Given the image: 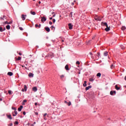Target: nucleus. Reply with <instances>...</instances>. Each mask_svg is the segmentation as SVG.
Segmentation results:
<instances>
[{
    "mask_svg": "<svg viewBox=\"0 0 126 126\" xmlns=\"http://www.w3.org/2000/svg\"><path fill=\"white\" fill-rule=\"evenodd\" d=\"M22 92H26L27 91V86H26V85H24V89H22Z\"/></svg>",
    "mask_w": 126,
    "mask_h": 126,
    "instance_id": "1",
    "label": "nucleus"
},
{
    "mask_svg": "<svg viewBox=\"0 0 126 126\" xmlns=\"http://www.w3.org/2000/svg\"><path fill=\"white\" fill-rule=\"evenodd\" d=\"M26 16H27V15H24V14H22L21 15V18L22 19V20H25V19H26Z\"/></svg>",
    "mask_w": 126,
    "mask_h": 126,
    "instance_id": "2",
    "label": "nucleus"
},
{
    "mask_svg": "<svg viewBox=\"0 0 126 126\" xmlns=\"http://www.w3.org/2000/svg\"><path fill=\"white\" fill-rule=\"evenodd\" d=\"M101 25L103 26H106V27H108V24L106 22H102Z\"/></svg>",
    "mask_w": 126,
    "mask_h": 126,
    "instance_id": "3",
    "label": "nucleus"
},
{
    "mask_svg": "<svg viewBox=\"0 0 126 126\" xmlns=\"http://www.w3.org/2000/svg\"><path fill=\"white\" fill-rule=\"evenodd\" d=\"M47 20L46 17H41V22H45Z\"/></svg>",
    "mask_w": 126,
    "mask_h": 126,
    "instance_id": "4",
    "label": "nucleus"
},
{
    "mask_svg": "<svg viewBox=\"0 0 126 126\" xmlns=\"http://www.w3.org/2000/svg\"><path fill=\"white\" fill-rule=\"evenodd\" d=\"M68 26H69V29L70 30H71V29H72V27H73V25H72L71 23L68 24Z\"/></svg>",
    "mask_w": 126,
    "mask_h": 126,
    "instance_id": "5",
    "label": "nucleus"
},
{
    "mask_svg": "<svg viewBox=\"0 0 126 126\" xmlns=\"http://www.w3.org/2000/svg\"><path fill=\"white\" fill-rule=\"evenodd\" d=\"M23 109V106L20 105V107L18 108V111L19 112H21V110Z\"/></svg>",
    "mask_w": 126,
    "mask_h": 126,
    "instance_id": "6",
    "label": "nucleus"
},
{
    "mask_svg": "<svg viewBox=\"0 0 126 126\" xmlns=\"http://www.w3.org/2000/svg\"><path fill=\"white\" fill-rule=\"evenodd\" d=\"M45 30H46V31H47V32H50L51 31V30L49 27H45Z\"/></svg>",
    "mask_w": 126,
    "mask_h": 126,
    "instance_id": "7",
    "label": "nucleus"
},
{
    "mask_svg": "<svg viewBox=\"0 0 126 126\" xmlns=\"http://www.w3.org/2000/svg\"><path fill=\"white\" fill-rule=\"evenodd\" d=\"M105 31H106V32H108V31H110V27H106V28L105 29Z\"/></svg>",
    "mask_w": 126,
    "mask_h": 126,
    "instance_id": "8",
    "label": "nucleus"
},
{
    "mask_svg": "<svg viewBox=\"0 0 126 126\" xmlns=\"http://www.w3.org/2000/svg\"><path fill=\"white\" fill-rule=\"evenodd\" d=\"M15 114V115H14ZM13 117H15V116L17 115V111L16 110L14 111V113H12Z\"/></svg>",
    "mask_w": 126,
    "mask_h": 126,
    "instance_id": "9",
    "label": "nucleus"
},
{
    "mask_svg": "<svg viewBox=\"0 0 126 126\" xmlns=\"http://www.w3.org/2000/svg\"><path fill=\"white\" fill-rule=\"evenodd\" d=\"M32 90H33V91H34V92H37V87H33L32 88Z\"/></svg>",
    "mask_w": 126,
    "mask_h": 126,
    "instance_id": "10",
    "label": "nucleus"
},
{
    "mask_svg": "<svg viewBox=\"0 0 126 126\" xmlns=\"http://www.w3.org/2000/svg\"><path fill=\"white\" fill-rule=\"evenodd\" d=\"M7 75L9 76H12V75H13V73H12V72H8L7 73Z\"/></svg>",
    "mask_w": 126,
    "mask_h": 126,
    "instance_id": "11",
    "label": "nucleus"
},
{
    "mask_svg": "<svg viewBox=\"0 0 126 126\" xmlns=\"http://www.w3.org/2000/svg\"><path fill=\"white\" fill-rule=\"evenodd\" d=\"M94 80H95V79L93 78V77L89 78V81H90L91 82H93Z\"/></svg>",
    "mask_w": 126,
    "mask_h": 126,
    "instance_id": "12",
    "label": "nucleus"
},
{
    "mask_svg": "<svg viewBox=\"0 0 126 126\" xmlns=\"http://www.w3.org/2000/svg\"><path fill=\"white\" fill-rule=\"evenodd\" d=\"M115 89H116V90H120V89H121V87H118V85H115Z\"/></svg>",
    "mask_w": 126,
    "mask_h": 126,
    "instance_id": "13",
    "label": "nucleus"
},
{
    "mask_svg": "<svg viewBox=\"0 0 126 126\" xmlns=\"http://www.w3.org/2000/svg\"><path fill=\"white\" fill-rule=\"evenodd\" d=\"M29 77H33L34 76V74H33L32 73H30L29 74Z\"/></svg>",
    "mask_w": 126,
    "mask_h": 126,
    "instance_id": "14",
    "label": "nucleus"
},
{
    "mask_svg": "<svg viewBox=\"0 0 126 126\" xmlns=\"http://www.w3.org/2000/svg\"><path fill=\"white\" fill-rule=\"evenodd\" d=\"M92 86H89L88 87H87L86 88V91H87V90H89V89H90V88H92Z\"/></svg>",
    "mask_w": 126,
    "mask_h": 126,
    "instance_id": "15",
    "label": "nucleus"
},
{
    "mask_svg": "<svg viewBox=\"0 0 126 126\" xmlns=\"http://www.w3.org/2000/svg\"><path fill=\"white\" fill-rule=\"evenodd\" d=\"M7 117L8 119H9V120H12V117H11V115H7Z\"/></svg>",
    "mask_w": 126,
    "mask_h": 126,
    "instance_id": "16",
    "label": "nucleus"
},
{
    "mask_svg": "<svg viewBox=\"0 0 126 126\" xmlns=\"http://www.w3.org/2000/svg\"><path fill=\"white\" fill-rule=\"evenodd\" d=\"M65 69L66 70H69V68H68V65L66 64L65 66Z\"/></svg>",
    "mask_w": 126,
    "mask_h": 126,
    "instance_id": "17",
    "label": "nucleus"
},
{
    "mask_svg": "<svg viewBox=\"0 0 126 126\" xmlns=\"http://www.w3.org/2000/svg\"><path fill=\"white\" fill-rule=\"evenodd\" d=\"M6 28L7 30H9L10 29V26L9 25H7Z\"/></svg>",
    "mask_w": 126,
    "mask_h": 126,
    "instance_id": "18",
    "label": "nucleus"
},
{
    "mask_svg": "<svg viewBox=\"0 0 126 126\" xmlns=\"http://www.w3.org/2000/svg\"><path fill=\"white\" fill-rule=\"evenodd\" d=\"M104 56L105 57H107L108 56V52L107 51H105L104 53Z\"/></svg>",
    "mask_w": 126,
    "mask_h": 126,
    "instance_id": "19",
    "label": "nucleus"
},
{
    "mask_svg": "<svg viewBox=\"0 0 126 126\" xmlns=\"http://www.w3.org/2000/svg\"><path fill=\"white\" fill-rule=\"evenodd\" d=\"M96 76H97V77H101V73H98L96 74Z\"/></svg>",
    "mask_w": 126,
    "mask_h": 126,
    "instance_id": "20",
    "label": "nucleus"
},
{
    "mask_svg": "<svg viewBox=\"0 0 126 126\" xmlns=\"http://www.w3.org/2000/svg\"><path fill=\"white\" fill-rule=\"evenodd\" d=\"M31 14H32V15H35L36 14V13L35 12H33V11H31Z\"/></svg>",
    "mask_w": 126,
    "mask_h": 126,
    "instance_id": "21",
    "label": "nucleus"
},
{
    "mask_svg": "<svg viewBox=\"0 0 126 126\" xmlns=\"http://www.w3.org/2000/svg\"><path fill=\"white\" fill-rule=\"evenodd\" d=\"M110 67H111V69H113V68H115V65H114V64H112L111 65Z\"/></svg>",
    "mask_w": 126,
    "mask_h": 126,
    "instance_id": "22",
    "label": "nucleus"
},
{
    "mask_svg": "<svg viewBox=\"0 0 126 126\" xmlns=\"http://www.w3.org/2000/svg\"><path fill=\"white\" fill-rule=\"evenodd\" d=\"M114 92L113 91H110V95H111L112 96H113L114 95Z\"/></svg>",
    "mask_w": 126,
    "mask_h": 126,
    "instance_id": "23",
    "label": "nucleus"
},
{
    "mask_svg": "<svg viewBox=\"0 0 126 126\" xmlns=\"http://www.w3.org/2000/svg\"><path fill=\"white\" fill-rule=\"evenodd\" d=\"M0 32H3V29L1 27H0Z\"/></svg>",
    "mask_w": 126,
    "mask_h": 126,
    "instance_id": "24",
    "label": "nucleus"
},
{
    "mask_svg": "<svg viewBox=\"0 0 126 126\" xmlns=\"http://www.w3.org/2000/svg\"><path fill=\"white\" fill-rule=\"evenodd\" d=\"M121 29H122V30H126V27H122Z\"/></svg>",
    "mask_w": 126,
    "mask_h": 126,
    "instance_id": "25",
    "label": "nucleus"
},
{
    "mask_svg": "<svg viewBox=\"0 0 126 126\" xmlns=\"http://www.w3.org/2000/svg\"><path fill=\"white\" fill-rule=\"evenodd\" d=\"M67 104L68 106H70V105H71V102L69 101V102H67Z\"/></svg>",
    "mask_w": 126,
    "mask_h": 126,
    "instance_id": "26",
    "label": "nucleus"
},
{
    "mask_svg": "<svg viewBox=\"0 0 126 126\" xmlns=\"http://www.w3.org/2000/svg\"><path fill=\"white\" fill-rule=\"evenodd\" d=\"M51 28L52 30H54V29H55V27H54V26H52L51 27Z\"/></svg>",
    "mask_w": 126,
    "mask_h": 126,
    "instance_id": "27",
    "label": "nucleus"
},
{
    "mask_svg": "<svg viewBox=\"0 0 126 126\" xmlns=\"http://www.w3.org/2000/svg\"><path fill=\"white\" fill-rule=\"evenodd\" d=\"M70 17H72V12H71L69 14Z\"/></svg>",
    "mask_w": 126,
    "mask_h": 126,
    "instance_id": "28",
    "label": "nucleus"
},
{
    "mask_svg": "<svg viewBox=\"0 0 126 126\" xmlns=\"http://www.w3.org/2000/svg\"><path fill=\"white\" fill-rule=\"evenodd\" d=\"M60 77H61V78H63V77H64V75H61L60 76Z\"/></svg>",
    "mask_w": 126,
    "mask_h": 126,
    "instance_id": "29",
    "label": "nucleus"
},
{
    "mask_svg": "<svg viewBox=\"0 0 126 126\" xmlns=\"http://www.w3.org/2000/svg\"><path fill=\"white\" fill-rule=\"evenodd\" d=\"M17 60L18 61H20V60H21V57H18Z\"/></svg>",
    "mask_w": 126,
    "mask_h": 126,
    "instance_id": "30",
    "label": "nucleus"
},
{
    "mask_svg": "<svg viewBox=\"0 0 126 126\" xmlns=\"http://www.w3.org/2000/svg\"><path fill=\"white\" fill-rule=\"evenodd\" d=\"M76 63L77 64H80V63L79 62V61H77Z\"/></svg>",
    "mask_w": 126,
    "mask_h": 126,
    "instance_id": "31",
    "label": "nucleus"
},
{
    "mask_svg": "<svg viewBox=\"0 0 126 126\" xmlns=\"http://www.w3.org/2000/svg\"><path fill=\"white\" fill-rule=\"evenodd\" d=\"M94 19H95V20H99V21H101V20H99V18H95Z\"/></svg>",
    "mask_w": 126,
    "mask_h": 126,
    "instance_id": "32",
    "label": "nucleus"
},
{
    "mask_svg": "<svg viewBox=\"0 0 126 126\" xmlns=\"http://www.w3.org/2000/svg\"><path fill=\"white\" fill-rule=\"evenodd\" d=\"M86 86H87V84L84 83L83 87H86Z\"/></svg>",
    "mask_w": 126,
    "mask_h": 126,
    "instance_id": "33",
    "label": "nucleus"
},
{
    "mask_svg": "<svg viewBox=\"0 0 126 126\" xmlns=\"http://www.w3.org/2000/svg\"><path fill=\"white\" fill-rule=\"evenodd\" d=\"M23 102L24 103H27V100L25 99V100H23Z\"/></svg>",
    "mask_w": 126,
    "mask_h": 126,
    "instance_id": "34",
    "label": "nucleus"
},
{
    "mask_svg": "<svg viewBox=\"0 0 126 126\" xmlns=\"http://www.w3.org/2000/svg\"><path fill=\"white\" fill-rule=\"evenodd\" d=\"M8 93L9 94H11V91H10V90H9L8 91Z\"/></svg>",
    "mask_w": 126,
    "mask_h": 126,
    "instance_id": "35",
    "label": "nucleus"
},
{
    "mask_svg": "<svg viewBox=\"0 0 126 126\" xmlns=\"http://www.w3.org/2000/svg\"><path fill=\"white\" fill-rule=\"evenodd\" d=\"M53 23H55L56 22V19H53Z\"/></svg>",
    "mask_w": 126,
    "mask_h": 126,
    "instance_id": "36",
    "label": "nucleus"
},
{
    "mask_svg": "<svg viewBox=\"0 0 126 126\" xmlns=\"http://www.w3.org/2000/svg\"><path fill=\"white\" fill-rule=\"evenodd\" d=\"M39 25H38V24H35V28H37V27H38Z\"/></svg>",
    "mask_w": 126,
    "mask_h": 126,
    "instance_id": "37",
    "label": "nucleus"
},
{
    "mask_svg": "<svg viewBox=\"0 0 126 126\" xmlns=\"http://www.w3.org/2000/svg\"><path fill=\"white\" fill-rule=\"evenodd\" d=\"M90 42H91V40H90L88 41V42L87 43L88 45L90 43Z\"/></svg>",
    "mask_w": 126,
    "mask_h": 126,
    "instance_id": "38",
    "label": "nucleus"
},
{
    "mask_svg": "<svg viewBox=\"0 0 126 126\" xmlns=\"http://www.w3.org/2000/svg\"><path fill=\"white\" fill-rule=\"evenodd\" d=\"M12 109H13V110H14L15 111H16V108H15V107H12Z\"/></svg>",
    "mask_w": 126,
    "mask_h": 126,
    "instance_id": "39",
    "label": "nucleus"
},
{
    "mask_svg": "<svg viewBox=\"0 0 126 126\" xmlns=\"http://www.w3.org/2000/svg\"><path fill=\"white\" fill-rule=\"evenodd\" d=\"M42 26V25L39 24V25H38V28H41V27Z\"/></svg>",
    "mask_w": 126,
    "mask_h": 126,
    "instance_id": "40",
    "label": "nucleus"
},
{
    "mask_svg": "<svg viewBox=\"0 0 126 126\" xmlns=\"http://www.w3.org/2000/svg\"><path fill=\"white\" fill-rule=\"evenodd\" d=\"M8 126H13V124H12V123H10V124H9Z\"/></svg>",
    "mask_w": 126,
    "mask_h": 126,
    "instance_id": "41",
    "label": "nucleus"
},
{
    "mask_svg": "<svg viewBox=\"0 0 126 126\" xmlns=\"http://www.w3.org/2000/svg\"><path fill=\"white\" fill-rule=\"evenodd\" d=\"M19 29L21 30L22 31L23 30V28L22 27H20Z\"/></svg>",
    "mask_w": 126,
    "mask_h": 126,
    "instance_id": "42",
    "label": "nucleus"
},
{
    "mask_svg": "<svg viewBox=\"0 0 126 126\" xmlns=\"http://www.w3.org/2000/svg\"><path fill=\"white\" fill-rule=\"evenodd\" d=\"M23 115H24V116H25V115H26V112H25V111H24L23 112Z\"/></svg>",
    "mask_w": 126,
    "mask_h": 126,
    "instance_id": "43",
    "label": "nucleus"
},
{
    "mask_svg": "<svg viewBox=\"0 0 126 126\" xmlns=\"http://www.w3.org/2000/svg\"><path fill=\"white\" fill-rule=\"evenodd\" d=\"M15 124H16V125H18V122L16 121V122H15Z\"/></svg>",
    "mask_w": 126,
    "mask_h": 126,
    "instance_id": "44",
    "label": "nucleus"
},
{
    "mask_svg": "<svg viewBox=\"0 0 126 126\" xmlns=\"http://www.w3.org/2000/svg\"><path fill=\"white\" fill-rule=\"evenodd\" d=\"M4 24H8V22L7 21H5L4 22Z\"/></svg>",
    "mask_w": 126,
    "mask_h": 126,
    "instance_id": "45",
    "label": "nucleus"
},
{
    "mask_svg": "<svg viewBox=\"0 0 126 126\" xmlns=\"http://www.w3.org/2000/svg\"><path fill=\"white\" fill-rule=\"evenodd\" d=\"M8 24H12V22H9V23H8Z\"/></svg>",
    "mask_w": 126,
    "mask_h": 126,
    "instance_id": "46",
    "label": "nucleus"
},
{
    "mask_svg": "<svg viewBox=\"0 0 126 126\" xmlns=\"http://www.w3.org/2000/svg\"><path fill=\"white\" fill-rule=\"evenodd\" d=\"M49 24H50V25H52V24H53V22H49Z\"/></svg>",
    "mask_w": 126,
    "mask_h": 126,
    "instance_id": "47",
    "label": "nucleus"
},
{
    "mask_svg": "<svg viewBox=\"0 0 126 126\" xmlns=\"http://www.w3.org/2000/svg\"><path fill=\"white\" fill-rule=\"evenodd\" d=\"M113 91V94H116V91Z\"/></svg>",
    "mask_w": 126,
    "mask_h": 126,
    "instance_id": "48",
    "label": "nucleus"
},
{
    "mask_svg": "<svg viewBox=\"0 0 126 126\" xmlns=\"http://www.w3.org/2000/svg\"><path fill=\"white\" fill-rule=\"evenodd\" d=\"M22 105L24 106V105H25V103L23 101V102L22 103Z\"/></svg>",
    "mask_w": 126,
    "mask_h": 126,
    "instance_id": "49",
    "label": "nucleus"
},
{
    "mask_svg": "<svg viewBox=\"0 0 126 126\" xmlns=\"http://www.w3.org/2000/svg\"><path fill=\"white\" fill-rule=\"evenodd\" d=\"M0 19L1 20H3V18H2V17H0Z\"/></svg>",
    "mask_w": 126,
    "mask_h": 126,
    "instance_id": "50",
    "label": "nucleus"
},
{
    "mask_svg": "<svg viewBox=\"0 0 126 126\" xmlns=\"http://www.w3.org/2000/svg\"><path fill=\"white\" fill-rule=\"evenodd\" d=\"M46 115H47V113H45V114H44L43 117H45Z\"/></svg>",
    "mask_w": 126,
    "mask_h": 126,
    "instance_id": "51",
    "label": "nucleus"
},
{
    "mask_svg": "<svg viewBox=\"0 0 126 126\" xmlns=\"http://www.w3.org/2000/svg\"><path fill=\"white\" fill-rule=\"evenodd\" d=\"M97 55H98V57L100 56V53L98 52V53H97Z\"/></svg>",
    "mask_w": 126,
    "mask_h": 126,
    "instance_id": "52",
    "label": "nucleus"
},
{
    "mask_svg": "<svg viewBox=\"0 0 126 126\" xmlns=\"http://www.w3.org/2000/svg\"><path fill=\"white\" fill-rule=\"evenodd\" d=\"M34 104H35V106H37V105H38V103H37V102H35V103H34Z\"/></svg>",
    "mask_w": 126,
    "mask_h": 126,
    "instance_id": "53",
    "label": "nucleus"
},
{
    "mask_svg": "<svg viewBox=\"0 0 126 126\" xmlns=\"http://www.w3.org/2000/svg\"><path fill=\"white\" fill-rule=\"evenodd\" d=\"M64 103H65V104H67V101H66V100H65V101H64Z\"/></svg>",
    "mask_w": 126,
    "mask_h": 126,
    "instance_id": "54",
    "label": "nucleus"
},
{
    "mask_svg": "<svg viewBox=\"0 0 126 126\" xmlns=\"http://www.w3.org/2000/svg\"><path fill=\"white\" fill-rule=\"evenodd\" d=\"M35 115H38V112H34Z\"/></svg>",
    "mask_w": 126,
    "mask_h": 126,
    "instance_id": "55",
    "label": "nucleus"
},
{
    "mask_svg": "<svg viewBox=\"0 0 126 126\" xmlns=\"http://www.w3.org/2000/svg\"><path fill=\"white\" fill-rule=\"evenodd\" d=\"M90 55L91 56H92V55H93L92 53V52H90Z\"/></svg>",
    "mask_w": 126,
    "mask_h": 126,
    "instance_id": "56",
    "label": "nucleus"
},
{
    "mask_svg": "<svg viewBox=\"0 0 126 126\" xmlns=\"http://www.w3.org/2000/svg\"><path fill=\"white\" fill-rule=\"evenodd\" d=\"M49 19H50V20H52V19H53V17H50V18H49Z\"/></svg>",
    "mask_w": 126,
    "mask_h": 126,
    "instance_id": "57",
    "label": "nucleus"
},
{
    "mask_svg": "<svg viewBox=\"0 0 126 126\" xmlns=\"http://www.w3.org/2000/svg\"><path fill=\"white\" fill-rule=\"evenodd\" d=\"M19 55L20 56H21V55H22V54H21V53H19Z\"/></svg>",
    "mask_w": 126,
    "mask_h": 126,
    "instance_id": "58",
    "label": "nucleus"
},
{
    "mask_svg": "<svg viewBox=\"0 0 126 126\" xmlns=\"http://www.w3.org/2000/svg\"><path fill=\"white\" fill-rule=\"evenodd\" d=\"M84 83L86 84V83H87V82L86 81H85Z\"/></svg>",
    "mask_w": 126,
    "mask_h": 126,
    "instance_id": "59",
    "label": "nucleus"
},
{
    "mask_svg": "<svg viewBox=\"0 0 126 126\" xmlns=\"http://www.w3.org/2000/svg\"><path fill=\"white\" fill-rule=\"evenodd\" d=\"M0 101H2V98L0 97Z\"/></svg>",
    "mask_w": 126,
    "mask_h": 126,
    "instance_id": "60",
    "label": "nucleus"
},
{
    "mask_svg": "<svg viewBox=\"0 0 126 126\" xmlns=\"http://www.w3.org/2000/svg\"><path fill=\"white\" fill-rule=\"evenodd\" d=\"M52 14H55V12H52Z\"/></svg>",
    "mask_w": 126,
    "mask_h": 126,
    "instance_id": "61",
    "label": "nucleus"
},
{
    "mask_svg": "<svg viewBox=\"0 0 126 126\" xmlns=\"http://www.w3.org/2000/svg\"><path fill=\"white\" fill-rule=\"evenodd\" d=\"M55 16H56V14H54L53 15V17H55Z\"/></svg>",
    "mask_w": 126,
    "mask_h": 126,
    "instance_id": "62",
    "label": "nucleus"
},
{
    "mask_svg": "<svg viewBox=\"0 0 126 126\" xmlns=\"http://www.w3.org/2000/svg\"><path fill=\"white\" fill-rule=\"evenodd\" d=\"M38 3H39V4H41V1H39L38 2Z\"/></svg>",
    "mask_w": 126,
    "mask_h": 126,
    "instance_id": "63",
    "label": "nucleus"
},
{
    "mask_svg": "<svg viewBox=\"0 0 126 126\" xmlns=\"http://www.w3.org/2000/svg\"><path fill=\"white\" fill-rule=\"evenodd\" d=\"M125 80L126 81V76L125 77Z\"/></svg>",
    "mask_w": 126,
    "mask_h": 126,
    "instance_id": "64",
    "label": "nucleus"
}]
</instances>
